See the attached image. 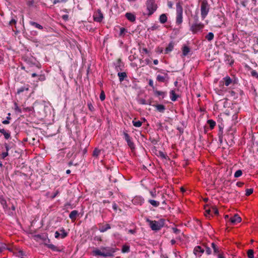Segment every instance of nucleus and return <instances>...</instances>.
I'll return each mask as SVG.
<instances>
[{
	"instance_id": "6",
	"label": "nucleus",
	"mask_w": 258,
	"mask_h": 258,
	"mask_svg": "<svg viewBox=\"0 0 258 258\" xmlns=\"http://www.w3.org/2000/svg\"><path fill=\"white\" fill-rule=\"evenodd\" d=\"M101 249L103 251L105 254H107V256H111L115 252L114 248L110 247H102Z\"/></svg>"
},
{
	"instance_id": "40",
	"label": "nucleus",
	"mask_w": 258,
	"mask_h": 258,
	"mask_svg": "<svg viewBox=\"0 0 258 258\" xmlns=\"http://www.w3.org/2000/svg\"><path fill=\"white\" fill-rule=\"evenodd\" d=\"M253 191V189L252 188H247L245 191V195L246 196H248L250 195Z\"/></svg>"
},
{
	"instance_id": "19",
	"label": "nucleus",
	"mask_w": 258,
	"mask_h": 258,
	"mask_svg": "<svg viewBox=\"0 0 258 258\" xmlns=\"http://www.w3.org/2000/svg\"><path fill=\"white\" fill-rule=\"evenodd\" d=\"M78 215V212L77 210L72 211L69 215V218L72 220H75Z\"/></svg>"
},
{
	"instance_id": "31",
	"label": "nucleus",
	"mask_w": 258,
	"mask_h": 258,
	"mask_svg": "<svg viewBox=\"0 0 258 258\" xmlns=\"http://www.w3.org/2000/svg\"><path fill=\"white\" fill-rule=\"evenodd\" d=\"M214 35L213 33L212 32H209L208 34L206 36V38L209 41H210L212 40L214 38Z\"/></svg>"
},
{
	"instance_id": "25",
	"label": "nucleus",
	"mask_w": 258,
	"mask_h": 258,
	"mask_svg": "<svg viewBox=\"0 0 258 258\" xmlns=\"http://www.w3.org/2000/svg\"><path fill=\"white\" fill-rule=\"evenodd\" d=\"M167 20V18L166 14H162V15H160L159 18V21L161 23L164 24L165 22H166Z\"/></svg>"
},
{
	"instance_id": "17",
	"label": "nucleus",
	"mask_w": 258,
	"mask_h": 258,
	"mask_svg": "<svg viewBox=\"0 0 258 258\" xmlns=\"http://www.w3.org/2000/svg\"><path fill=\"white\" fill-rule=\"evenodd\" d=\"M211 246L214 250V253L215 254H218L219 253H221L220 252V250L219 249V247L215 244L214 242L212 243Z\"/></svg>"
},
{
	"instance_id": "35",
	"label": "nucleus",
	"mask_w": 258,
	"mask_h": 258,
	"mask_svg": "<svg viewBox=\"0 0 258 258\" xmlns=\"http://www.w3.org/2000/svg\"><path fill=\"white\" fill-rule=\"evenodd\" d=\"M60 237L61 238H64L68 235V233L65 231L63 228L60 229Z\"/></svg>"
},
{
	"instance_id": "9",
	"label": "nucleus",
	"mask_w": 258,
	"mask_h": 258,
	"mask_svg": "<svg viewBox=\"0 0 258 258\" xmlns=\"http://www.w3.org/2000/svg\"><path fill=\"white\" fill-rule=\"evenodd\" d=\"M205 251L204 248L201 246H197L195 247L194 250V254L198 256H201L202 254Z\"/></svg>"
},
{
	"instance_id": "21",
	"label": "nucleus",
	"mask_w": 258,
	"mask_h": 258,
	"mask_svg": "<svg viewBox=\"0 0 258 258\" xmlns=\"http://www.w3.org/2000/svg\"><path fill=\"white\" fill-rule=\"evenodd\" d=\"M182 55L183 56H186L190 51L189 48L187 46H184L182 47Z\"/></svg>"
},
{
	"instance_id": "12",
	"label": "nucleus",
	"mask_w": 258,
	"mask_h": 258,
	"mask_svg": "<svg viewBox=\"0 0 258 258\" xmlns=\"http://www.w3.org/2000/svg\"><path fill=\"white\" fill-rule=\"evenodd\" d=\"M125 16L128 20L132 22H135L136 20V16L133 13H126Z\"/></svg>"
},
{
	"instance_id": "62",
	"label": "nucleus",
	"mask_w": 258,
	"mask_h": 258,
	"mask_svg": "<svg viewBox=\"0 0 258 258\" xmlns=\"http://www.w3.org/2000/svg\"><path fill=\"white\" fill-rule=\"evenodd\" d=\"M0 246L2 247L3 250L7 249V246L5 243H2Z\"/></svg>"
},
{
	"instance_id": "11",
	"label": "nucleus",
	"mask_w": 258,
	"mask_h": 258,
	"mask_svg": "<svg viewBox=\"0 0 258 258\" xmlns=\"http://www.w3.org/2000/svg\"><path fill=\"white\" fill-rule=\"evenodd\" d=\"M230 220L232 224H235L240 222L241 218L237 214H235L233 217L230 218Z\"/></svg>"
},
{
	"instance_id": "24",
	"label": "nucleus",
	"mask_w": 258,
	"mask_h": 258,
	"mask_svg": "<svg viewBox=\"0 0 258 258\" xmlns=\"http://www.w3.org/2000/svg\"><path fill=\"white\" fill-rule=\"evenodd\" d=\"M174 47V44L173 42H170L168 44V46L165 49V53H168V52L171 51Z\"/></svg>"
},
{
	"instance_id": "33",
	"label": "nucleus",
	"mask_w": 258,
	"mask_h": 258,
	"mask_svg": "<svg viewBox=\"0 0 258 258\" xmlns=\"http://www.w3.org/2000/svg\"><path fill=\"white\" fill-rule=\"evenodd\" d=\"M100 153L101 150L96 148L93 151V156L95 157H98V156L100 154Z\"/></svg>"
},
{
	"instance_id": "22",
	"label": "nucleus",
	"mask_w": 258,
	"mask_h": 258,
	"mask_svg": "<svg viewBox=\"0 0 258 258\" xmlns=\"http://www.w3.org/2000/svg\"><path fill=\"white\" fill-rule=\"evenodd\" d=\"M233 130L232 129L229 130L227 132V134L226 135V136L227 137V139H230L231 140V141H233Z\"/></svg>"
},
{
	"instance_id": "48",
	"label": "nucleus",
	"mask_w": 258,
	"mask_h": 258,
	"mask_svg": "<svg viewBox=\"0 0 258 258\" xmlns=\"http://www.w3.org/2000/svg\"><path fill=\"white\" fill-rule=\"evenodd\" d=\"M88 106L89 109L90 111H93L94 110V108L91 102H88Z\"/></svg>"
},
{
	"instance_id": "51",
	"label": "nucleus",
	"mask_w": 258,
	"mask_h": 258,
	"mask_svg": "<svg viewBox=\"0 0 258 258\" xmlns=\"http://www.w3.org/2000/svg\"><path fill=\"white\" fill-rule=\"evenodd\" d=\"M219 130L218 134L223 135V126H222V125H219Z\"/></svg>"
},
{
	"instance_id": "5",
	"label": "nucleus",
	"mask_w": 258,
	"mask_h": 258,
	"mask_svg": "<svg viewBox=\"0 0 258 258\" xmlns=\"http://www.w3.org/2000/svg\"><path fill=\"white\" fill-rule=\"evenodd\" d=\"M204 27L203 24L202 23H197V22L193 24L190 26V30L193 33H196L199 31L202 30Z\"/></svg>"
},
{
	"instance_id": "47",
	"label": "nucleus",
	"mask_w": 258,
	"mask_h": 258,
	"mask_svg": "<svg viewBox=\"0 0 258 258\" xmlns=\"http://www.w3.org/2000/svg\"><path fill=\"white\" fill-rule=\"evenodd\" d=\"M105 98V95L103 91H102L100 95V99L101 101L104 100Z\"/></svg>"
},
{
	"instance_id": "4",
	"label": "nucleus",
	"mask_w": 258,
	"mask_h": 258,
	"mask_svg": "<svg viewBox=\"0 0 258 258\" xmlns=\"http://www.w3.org/2000/svg\"><path fill=\"white\" fill-rule=\"evenodd\" d=\"M176 23L178 25H180L182 22V7L179 3L176 4Z\"/></svg>"
},
{
	"instance_id": "54",
	"label": "nucleus",
	"mask_w": 258,
	"mask_h": 258,
	"mask_svg": "<svg viewBox=\"0 0 258 258\" xmlns=\"http://www.w3.org/2000/svg\"><path fill=\"white\" fill-rule=\"evenodd\" d=\"M17 23V20L15 19H12L9 22V24L12 25L13 24H16Z\"/></svg>"
},
{
	"instance_id": "46",
	"label": "nucleus",
	"mask_w": 258,
	"mask_h": 258,
	"mask_svg": "<svg viewBox=\"0 0 258 258\" xmlns=\"http://www.w3.org/2000/svg\"><path fill=\"white\" fill-rule=\"evenodd\" d=\"M27 5L29 7H35V2L34 0L29 1L27 2Z\"/></svg>"
},
{
	"instance_id": "37",
	"label": "nucleus",
	"mask_w": 258,
	"mask_h": 258,
	"mask_svg": "<svg viewBox=\"0 0 258 258\" xmlns=\"http://www.w3.org/2000/svg\"><path fill=\"white\" fill-rule=\"evenodd\" d=\"M133 124L134 126L139 127L142 125V122L139 120H138V121L133 120Z\"/></svg>"
},
{
	"instance_id": "41",
	"label": "nucleus",
	"mask_w": 258,
	"mask_h": 258,
	"mask_svg": "<svg viewBox=\"0 0 258 258\" xmlns=\"http://www.w3.org/2000/svg\"><path fill=\"white\" fill-rule=\"evenodd\" d=\"M205 248V251L206 252V253L207 254H211L212 253V251H211V249L210 247H207L206 246H204Z\"/></svg>"
},
{
	"instance_id": "13",
	"label": "nucleus",
	"mask_w": 258,
	"mask_h": 258,
	"mask_svg": "<svg viewBox=\"0 0 258 258\" xmlns=\"http://www.w3.org/2000/svg\"><path fill=\"white\" fill-rule=\"evenodd\" d=\"M93 254L95 256H101L103 257H107V254H105L103 251H101L100 249H96L93 251Z\"/></svg>"
},
{
	"instance_id": "56",
	"label": "nucleus",
	"mask_w": 258,
	"mask_h": 258,
	"mask_svg": "<svg viewBox=\"0 0 258 258\" xmlns=\"http://www.w3.org/2000/svg\"><path fill=\"white\" fill-rule=\"evenodd\" d=\"M251 75L252 76L255 77L256 78H258V74L256 71H253L251 72Z\"/></svg>"
},
{
	"instance_id": "53",
	"label": "nucleus",
	"mask_w": 258,
	"mask_h": 258,
	"mask_svg": "<svg viewBox=\"0 0 258 258\" xmlns=\"http://www.w3.org/2000/svg\"><path fill=\"white\" fill-rule=\"evenodd\" d=\"M140 52L142 53H146V54H148L149 53V51L146 48H143L142 50H140Z\"/></svg>"
},
{
	"instance_id": "50",
	"label": "nucleus",
	"mask_w": 258,
	"mask_h": 258,
	"mask_svg": "<svg viewBox=\"0 0 258 258\" xmlns=\"http://www.w3.org/2000/svg\"><path fill=\"white\" fill-rule=\"evenodd\" d=\"M150 194L153 198H156L157 195L156 190H151L150 191Z\"/></svg>"
},
{
	"instance_id": "2",
	"label": "nucleus",
	"mask_w": 258,
	"mask_h": 258,
	"mask_svg": "<svg viewBox=\"0 0 258 258\" xmlns=\"http://www.w3.org/2000/svg\"><path fill=\"white\" fill-rule=\"evenodd\" d=\"M210 5H209L207 0H203L202 1L201 6V17L202 19H204L210 10Z\"/></svg>"
},
{
	"instance_id": "49",
	"label": "nucleus",
	"mask_w": 258,
	"mask_h": 258,
	"mask_svg": "<svg viewBox=\"0 0 258 258\" xmlns=\"http://www.w3.org/2000/svg\"><path fill=\"white\" fill-rule=\"evenodd\" d=\"M126 32V30L124 28H121L120 29L119 35H123Z\"/></svg>"
},
{
	"instance_id": "63",
	"label": "nucleus",
	"mask_w": 258,
	"mask_h": 258,
	"mask_svg": "<svg viewBox=\"0 0 258 258\" xmlns=\"http://www.w3.org/2000/svg\"><path fill=\"white\" fill-rule=\"evenodd\" d=\"M218 258H225L223 254L222 253H219L217 254Z\"/></svg>"
},
{
	"instance_id": "27",
	"label": "nucleus",
	"mask_w": 258,
	"mask_h": 258,
	"mask_svg": "<svg viewBox=\"0 0 258 258\" xmlns=\"http://www.w3.org/2000/svg\"><path fill=\"white\" fill-rule=\"evenodd\" d=\"M110 228V225L108 224H106L105 225L102 226L100 229L99 230L101 232H104L106 231L107 230Z\"/></svg>"
},
{
	"instance_id": "55",
	"label": "nucleus",
	"mask_w": 258,
	"mask_h": 258,
	"mask_svg": "<svg viewBox=\"0 0 258 258\" xmlns=\"http://www.w3.org/2000/svg\"><path fill=\"white\" fill-rule=\"evenodd\" d=\"M247 2L248 0H242L241 2V4L243 7H245Z\"/></svg>"
},
{
	"instance_id": "58",
	"label": "nucleus",
	"mask_w": 258,
	"mask_h": 258,
	"mask_svg": "<svg viewBox=\"0 0 258 258\" xmlns=\"http://www.w3.org/2000/svg\"><path fill=\"white\" fill-rule=\"evenodd\" d=\"M149 85L150 86H151L153 89H154V84H153V81L152 80H151V79L149 80Z\"/></svg>"
},
{
	"instance_id": "43",
	"label": "nucleus",
	"mask_w": 258,
	"mask_h": 258,
	"mask_svg": "<svg viewBox=\"0 0 258 258\" xmlns=\"http://www.w3.org/2000/svg\"><path fill=\"white\" fill-rule=\"evenodd\" d=\"M0 203L4 208L7 207L6 201L4 198H0Z\"/></svg>"
},
{
	"instance_id": "38",
	"label": "nucleus",
	"mask_w": 258,
	"mask_h": 258,
	"mask_svg": "<svg viewBox=\"0 0 258 258\" xmlns=\"http://www.w3.org/2000/svg\"><path fill=\"white\" fill-rule=\"evenodd\" d=\"M242 174V171L241 170H237L234 173V177L236 178L241 176Z\"/></svg>"
},
{
	"instance_id": "44",
	"label": "nucleus",
	"mask_w": 258,
	"mask_h": 258,
	"mask_svg": "<svg viewBox=\"0 0 258 258\" xmlns=\"http://www.w3.org/2000/svg\"><path fill=\"white\" fill-rule=\"evenodd\" d=\"M211 213L212 215H218L219 213L218 210L216 208L213 207L212 209H211Z\"/></svg>"
},
{
	"instance_id": "15",
	"label": "nucleus",
	"mask_w": 258,
	"mask_h": 258,
	"mask_svg": "<svg viewBox=\"0 0 258 258\" xmlns=\"http://www.w3.org/2000/svg\"><path fill=\"white\" fill-rule=\"evenodd\" d=\"M117 76L119 77V80L120 82H122L124 79L127 77V75L125 72H118Z\"/></svg>"
},
{
	"instance_id": "59",
	"label": "nucleus",
	"mask_w": 258,
	"mask_h": 258,
	"mask_svg": "<svg viewBox=\"0 0 258 258\" xmlns=\"http://www.w3.org/2000/svg\"><path fill=\"white\" fill-rule=\"evenodd\" d=\"M35 236L36 238H39V239H43V240L45 239V238L44 237L43 235H41L38 234V235H36Z\"/></svg>"
},
{
	"instance_id": "7",
	"label": "nucleus",
	"mask_w": 258,
	"mask_h": 258,
	"mask_svg": "<svg viewBox=\"0 0 258 258\" xmlns=\"http://www.w3.org/2000/svg\"><path fill=\"white\" fill-rule=\"evenodd\" d=\"M115 69L117 72L122 71L124 68V64L121 61L120 58H118L117 61L114 63Z\"/></svg>"
},
{
	"instance_id": "18",
	"label": "nucleus",
	"mask_w": 258,
	"mask_h": 258,
	"mask_svg": "<svg viewBox=\"0 0 258 258\" xmlns=\"http://www.w3.org/2000/svg\"><path fill=\"white\" fill-rule=\"evenodd\" d=\"M163 73L164 74V76H161L160 75H158L157 76V80L158 81L160 82H165L166 78H167L168 77V75L167 73Z\"/></svg>"
},
{
	"instance_id": "45",
	"label": "nucleus",
	"mask_w": 258,
	"mask_h": 258,
	"mask_svg": "<svg viewBox=\"0 0 258 258\" xmlns=\"http://www.w3.org/2000/svg\"><path fill=\"white\" fill-rule=\"evenodd\" d=\"M211 211H211V209H207V210H206V211H205V216H206V217H210V216L211 215H212V213H211Z\"/></svg>"
},
{
	"instance_id": "36",
	"label": "nucleus",
	"mask_w": 258,
	"mask_h": 258,
	"mask_svg": "<svg viewBox=\"0 0 258 258\" xmlns=\"http://www.w3.org/2000/svg\"><path fill=\"white\" fill-rule=\"evenodd\" d=\"M121 251L123 253L128 252L130 251V247L128 245H123Z\"/></svg>"
},
{
	"instance_id": "42",
	"label": "nucleus",
	"mask_w": 258,
	"mask_h": 258,
	"mask_svg": "<svg viewBox=\"0 0 258 258\" xmlns=\"http://www.w3.org/2000/svg\"><path fill=\"white\" fill-rule=\"evenodd\" d=\"M138 102L140 104H148V102L146 101V100L143 98H140L138 100Z\"/></svg>"
},
{
	"instance_id": "26",
	"label": "nucleus",
	"mask_w": 258,
	"mask_h": 258,
	"mask_svg": "<svg viewBox=\"0 0 258 258\" xmlns=\"http://www.w3.org/2000/svg\"><path fill=\"white\" fill-rule=\"evenodd\" d=\"M148 202L154 207H157L160 205V202L154 200H149Z\"/></svg>"
},
{
	"instance_id": "20",
	"label": "nucleus",
	"mask_w": 258,
	"mask_h": 258,
	"mask_svg": "<svg viewBox=\"0 0 258 258\" xmlns=\"http://www.w3.org/2000/svg\"><path fill=\"white\" fill-rule=\"evenodd\" d=\"M170 99L172 101H175L176 100L178 95L176 94L175 91L174 90H171L170 92Z\"/></svg>"
},
{
	"instance_id": "3",
	"label": "nucleus",
	"mask_w": 258,
	"mask_h": 258,
	"mask_svg": "<svg viewBox=\"0 0 258 258\" xmlns=\"http://www.w3.org/2000/svg\"><path fill=\"white\" fill-rule=\"evenodd\" d=\"M147 10L148 13L147 15L149 16L152 15L157 10V6L155 0H148L146 3Z\"/></svg>"
},
{
	"instance_id": "23",
	"label": "nucleus",
	"mask_w": 258,
	"mask_h": 258,
	"mask_svg": "<svg viewBox=\"0 0 258 258\" xmlns=\"http://www.w3.org/2000/svg\"><path fill=\"white\" fill-rule=\"evenodd\" d=\"M29 24L31 25L34 26L35 28H37L40 30H42L43 29V26L33 21H30Z\"/></svg>"
},
{
	"instance_id": "34",
	"label": "nucleus",
	"mask_w": 258,
	"mask_h": 258,
	"mask_svg": "<svg viewBox=\"0 0 258 258\" xmlns=\"http://www.w3.org/2000/svg\"><path fill=\"white\" fill-rule=\"evenodd\" d=\"M207 122H208V124L209 125L210 128H212V129L216 125L215 121H214V120H213L212 119L208 120Z\"/></svg>"
},
{
	"instance_id": "29",
	"label": "nucleus",
	"mask_w": 258,
	"mask_h": 258,
	"mask_svg": "<svg viewBox=\"0 0 258 258\" xmlns=\"http://www.w3.org/2000/svg\"><path fill=\"white\" fill-rule=\"evenodd\" d=\"M46 245H47V247L51 249L53 251H59L58 248L53 244H46Z\"/></svg>"
},
{
	"instance_id": "1",
	"label": "nucleus",
	"mask_w": 258,
	"mask_h": 258,
	"mask_svg": "<svg viewBox=\"0 0 258 258\" xmlns=\"http://www.w3.org/2000/svg\"><path fill=\"white\" fill-rule=\"evenodd\" d=\"M146 221L148 223L150 228L152 230H159L164 225V220L160 219L159 221H152L149 218H146Z\"/></svg>"
},
{
	"instance_id": "52",
	"label": "nucleus",
	"mask_w": 258,
	"mask_h": 258,
	"mask_svg": "<svg viewBox=\"0 0 258 258\" xmlns=\"http://www.w3.org/2000/svg\"><path fill=\"white\" fill-rule=\"evenodd\" d=\"M9 155V153L7 152H3L1 154L2 158L3 159H5L6 157H7Z\"/></svg>"
},
{
	"instance_id": "8",
	"label": "nucleus",
	"mask_w": 258,
	"mask_h": 258,
	"mask_svg": "<svg viewBox=\"0 0 258 258\" xmlns=\"http://www.w3.org/2000/svg\"><path fill=\"white\" fill-rule=\"evenodd\" d=\"M103 18V15L100 10H98L94 16V19L96 22H100Z\"/></svg>"
},
{
	"instance_id": "32",
	"label": "nucleus",
	"mask_w": 258,
	"mask_h": 258,
	"mask_svg": "<svg viewBox=\"0 0 258 258\" xmlns=\"http://www.w3.org/2000/svg\"><path fill=\"white\" fill-rule=\"evenodd\" d=\"M29 90V87L26 86H23L17 90V93L20 94L21 93L24 92V91H28Z\"/></svg>"
},
{
	"instance_id": "60",
	"label": "nucleus",
	"mask_w": 258,
	"mask_h": 258,
	"mask_svg": "<svg viewBox=\"0 0 258 258\" xmlns=\"http://www.w3.org/2000/svg\"><path fill=\"white\" fill-rule=\"evenodd\" d=\"M218 136H219V141L220 142V143H222V140H223V135L218 134Z\"/></svg>"
},
{
	"instance_id": "14",
	"label": "nucleus",
	"mask_w": 258,
	"mask_h": 258,
	"mask_svg": "<svg viewBox=\"0 0 258 258\" xmlns=\"http://www.w3.org/2000/svg\"><path fill=\"white\" fill-rule=\"evenodd\" d=\"M159 112L163 113L165 110V106L162 104H157L154 105Z\"/></svg>"
},
{
	"instance_id": "28",
	"label": "nucleus",
	"mask_w": 258,
	"mask_h": 258,
	"mask_svg": "<svg viewBox=\"0 0 258 258\" xmlns=\"http://www.w3.org/2000/svg\"><path fill=\"white\" fill-rule=\"evenodd\" d=\"M223 80H224L226 86H228L232 83V80L229 76L224 78Z\"/></svg>"
},
{
	"instance_id": "57",
	"label": "nucleus",
	"mask_w": 258,
	"mask_h": 258,
	"mask_svg": "<svg viewBox=\"0 0 258 258\" xmlns=\"http://www.w3.org/2000/svg\"><path fill=\"white\" fill-rule=\"evenodd\" d=\"M4 146L5 147V148H6V152H7L8 153L9 150L10 149V146H9V145L7 143H5L4 144Z\"/></svg>"
},
{
	"instance_id": "16",
	"label": "nucleus",
	"mask_w": 258,
	"mask_h": 258,
	"mask_svg": "<svg viewBox=\"0 0 258 258\" xmlns=\"http://www.w3.org/2000/svg\"><path fill=\"white\" fill-rule=\"evenodd\" d=\"M0 132L4 136L6 139L8 140L10 138L11 135L9 131H6L5 129H0Z\"/></svg>"
},
{
	"instance_id": "10",
	"label": "nucleus",
	"mask_w": 258,
	"mask_h": 258,
	"mask_svg": "<svg viewBox=\"0 0 258 258\" xmlns=\"http://www.w3.org/2000/svg\"><path fill=\"white\" fill-rule=\"evenodd\" d=\"M123 135H124V139H125V141H126L128 146L131 149H134V147H134V144L132 141V140L131 139V138H130V136L128 135V134H127L126 133H124Z\"/></svg>"
},
{
	"instance_id": "61",
	"label": "nucleus",
	"mask_w": 258,
	"mask_h": 258,
	"mask_svg": "<svg viewBox=\"0 0 258 258\" xmlns=\"http://www.w3.org/2000/svg\"><path fill=\"white\" fill-rule=\"evenodd\" d=\"M59 236H60V233L58 231H56L55 232V237L56 238H58Z\"/></svg>"
},
{
	"instance_id": "64",
	"label": "nucleus",
	"mask_w": 258,
	"mask_h": 258,
	"mask_svg": "<svg viewBox=\"0 0 258 258\" xmlns=\"http://www.w3.org/2000/svg\"><path fill=\"white\" fill-rule=\"evenodd\" d=\"M167 5L169 8H172L173 4L171 2H168Z\"/></svg>"
},
{
	"instance_id": "30",
	"label": "nucleus",
	"mask_w": 258,
	"mask_h": 258,
	"mask_svg": "<svg viewBox=\"0 0 258 258\" xmlns=\"http://www.w3.org/2000/svg\"><path fill=\"white\" fill-rule=\"evenodd\" d=\"M154 94L156 96H162V98H164L165 96L166 95V93L164 92H162V91H158V90H155L154 91Z\"/></svg>"
},
{
	"instance_id": "39",
	"label": "nucleus",
	"mask_w": 258,
	"mask_h": 258,
	"mask_svg": "<svg viewBox=\"0 0 258 258\" xmlns=\"http://www.w3.org/2000/svg\"><path fill=\"white\" fill-rule=\"evenodd\" d=\"M253 250L252 249H249L247 251V256L248 258H254Z\"/></svg>"
}]
</instances>
